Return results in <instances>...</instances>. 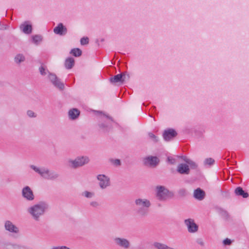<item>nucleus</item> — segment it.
Instances as JSON below:
<instances>
[{
	"label": "nucleus",
	"instance_id": "7",
	"mask_svg": "<svg viewBox=\"0 0 249 249\" xmlns=\"http://www.w3.org/2000/svg\"><path fill=\"white\" fill-rule=\"evenodd\" d=\"M98 185L101 189H106L111 185L110 178L104 174H99L97 176Z\"/></svg>",
	"mask_w": 249,
	"mask_h": 249
},
{
	"label": "nucleus",
	"instance_id": "10",
	"mask_svg": "<svg viewBox=\"0 0 249 249\" xmlns=\"http://www.w3.org/2000/svg\"><path fill=\"white\" fill-rule=\"evenodd\" d=\"M184 224L189 233H196L198 230V225L195 222L193 219L188 218L184 220Z\"/></svg>",
	"mask_w": 249,
	"mask_h": 249
},
{
	"label": "nucleus",
	"instance_id": "24",
	"mask_svg": "<svg viewBox=\"0 0 249 249\" xmlns=\"http://www.w3.org/2000/svg\"><path fill=\"white\" fill-rule=\"evenodd\" d=\"M122 74H118L110 79V81L113 83H122Z\"/></svg>",
	"mask_w": 249,
	"mask_h": 249
},
{
	"label": "nucleus",
	"instance_id": "28",
	"mask_svg": "<svg viewBox=\"0 0 249 249\" xmlns=\"http://www.w3.org/2000/svg\"><path fill=\"white\" fill-rule=\"evenodd\" d=\"M70 53L75 57H78L81 55L82 51L79 48H74L71 51Z\"/></svg>",
	"mask_w": 249,
	"mask_h": 249
},
{
	"label": "nucleus",
	"instance_id": "15",
	"mask_svg": "<svg viewBox=\"0 0 249 249\" xmlns=\"http://www.w3.org/2000/svg\"><path fill=\"white\" fill-rule=\"evenodd\" d=\"M20 30L25 34H30L32 31V26L29 21H25L19 26Z\"/></svg>",
	"mask_w": 249,
	"mask_h": 249
},
{
	"label": "nucleus",
	"instance_id": "30",
	"mask_svg": "<svg viewBox=\"0 0 249 249\" xmlns=\"http://www.w3.org/2000/svg\"><path fill=\"white\" fill-rule=\"evenodd\" d=\"M214 163V160L211 158H207L204 160V164L205 165H212Z\"/></svg>",
	"mask_w": 249,
	"mask_h": 249
},
{
	"label": "nucleus",
	"instance_id": "23",
	"mask_svg": "<svg viewBox=\"0 0 249 249\" xmlns=\"http://www.w3.org/2000/svg\"><path fill=\"white\" fill-rule=\"evenodd\" d=\"M82 196L88 199H91L95 196L94 192L92 191H84L82 193Z\"/></svg>",
	"mask_w": 249,
	"mask_h": 249
},
{
	"label": "nucleus",
	"instance_id": "27",
	"mask_svg": "<svg viewBox=\"0 0 249 249\" xmlns=\"http://www.w3.org/2000/svg\"><path fill=\"white\" fill-rule=\"evenodd\" d=\"M184 161L187 163V165H189V166H190L192 169H195L197 167V164L190 159H186L184 160Z\"/></svg>",
	"mask_w": 249,
	"mask_h": 249
},
{
	"label": "nucleus",
	"instance_id": "25",
	"mask_svg": "<svg viewBox=\"0 0 249 249\" xmlns=\"http://www.w3.org/2000/svg\"><path fill=\"white\" fill-rule=\"evenodd\" d=\"M32 38L33 43L36 45H38L43 39L42 36L38 35L32 36Z\"/></svg>",
	"mask_w": 249,
	"mask_h": 249
},
{
	"label": "nucleus",
	"instance_id": "2",
	"mask_svg": "<svg viewBox=\"0 0 249 249\" xmlns=\"http://www.w3.org/2000/svg\"><path fill=\"white\" fill-rule=\"evenodd\" d=\"M30 168L41 178L47 179L54 180L57 179L59 175L56 171L50 170L48 167L30 165Z\"/></svg>",
	"mask_w": 249,
	"mask_h": 249
},
{
	"label": "nucleus",
	"instance_id": "16",
	"mask_svg": "<svg viewBox=\"0 0 249 249\" xmlns=\"http://www.w3.org/2000/svg\"><path fill=\"white\" fill-rule=\"evenodd\" d=\"M177 135V133L175 130L173 129H168L164 131L163 137L166 141H169L176 137Z\"/></svg>",
	"mask_w": 249,
	"mask_h": 249
},
{
	"label": "nucleus",
	"instance_id": "37",
	"mask_svg": "<svg viewBox=\"0 0 249 249\" xmlns=\"http://www.w3.org/2000/svg\"><path fill=\"white\" fill-rule=\"evenodd\" d=\"M51 249H70V248L66 246H61L53 247Z\"/></svg>",
	"mask_w": 249,
	"mask_h": 249
},
{
	"label": "nucleus",
	"instance_id": "5",
	"mask_svg": "<svg viewBox=\"0 0 249 249\" xmlns=\"http://www.w3.org/2000/svg\"><path fill=\"white\" fill-rule=\"evenodd\" d=\"M89 158L87 156H79L74 159H69L67 161L68 166L71 169H77L88 164Z\"/></svg>",
	"mask_w": 249,
	"mask_h": 249
},
{
	"label": "nucleus",
	"instance_id": "20",
	"mask_svg": "<svg viewBox=\"0 0 249 249\" xmlns=\"http://www.w3.org/2000/svg\"><path fill=\"white\" fill-rule=\"evenodd\" d=\"M234 193L236 196H242L244 198H247L249 196L248 194L240 187H237L234 190Z\"/></svg>",
	"mask_w": 249,
	"mask_h": 249
},
{
	"label": "nucleus",
	"instance_id": "13",
	"mask_svg": "<svg viewBox=\"0 0 249 249\" xmlns=\"http://www.w3.org/2000/svg\"><path fill=\"white\" fill-rule=\"evenodd\" d=\"M4 228L9 232L18 234L19 232V229L11 221L6 220L4 223Z\"/></svg>",
	"mask_w": 249,
	"mask_h": 249
},
{
	"label": "nucleus",
	"instance_id": "14",
	"mask_svg": "<svg viewBox=\"0 0 249 249\" xmlns=\"http://www.w3.org/2000/svg\"><path fill=\"white\" fill-rule=\"evenodd\" d=\"M53 32L59 36H64L67 33V28L62 23H59L54 28Z\"/></svg>",
	"mask_w": 249,
	"mask_h": 249
},
{
	"label": "nucleus",
	"instance_id": "38",
	"mask_svg": "<svg viewBox=\"0 0 249 249\" xmlns=\"http://www.w3.org/2000/svg\"><path fill=\"white\" fill-rule=\"evenodd\" d=\"M223 243L224 245H229L231 243V241L230 239L226 238L224 240Z\"/></svg>",
	"mask_w": 249,
	"mask_h": 249
},
{
	"label": "nucleus",
	"instance_id": "39",
	"mask_svg": "<svg viewBox=\"0 0 249 249\" xmlns=\"http://www.w3.org/2000/svg\"><path fill=\"white\" fill-rule=\"evenodd\" d=\"M168 161L172 164H174L175 163V160L172 158H168Z\"/></svg>",
	"mask_w": 249,
	"mask_h": 249
},
{
	"label": "nucleus",
	"instance_id": "17",
	"mask_svg": "<svg viewBox=\"0 0 249 249\" xmlns=\"http://www.w3.org/2000/svg\"><path fill=\"white\" fill-rule=\"evenodd\" d=\"M80 113V112L77 108H71L69 110L68 113L69 119L70 120H75L79 117Z\"/></svg>",
	"mask_w": 249,
	"mask_h": 249
},
{
	"label": "nucleus",
	"instance_id": "11",
	"mask_svg": "<svg viewBox=\"0 0 249 249\" xmlns=\"http://www.w3.org/2000/svg\"><path fill=\"white\" fill-rule=\"evenodd\" d=\"M159 162V159L156 156H148L143 160V163L145 166L152 168L156 167Z\"/></svg>",
	"mask_w": 249,
	"mask_h": 249
},
{
	"label": "nucleus",
	"instance_id": "36",
	"mask_svg": "<svg viewBox=\"0 0 249 249\" xmlns=\"http://www.w3.org/2000/svg\"><path fill=\"white\" fill-rule=\"evenodd\" d=\"M80 43L82 45L88 44L89 43V38L88 37H82L80 40Z\"/></svg>",
	"mask_w": 249,
	"mask_h": 249
},
{
	"label": "nucleus",
	"instance_id": "33",
	"mask_svg": "<svg viewBox=\"0 0 249 249\" xmlns=\"http://www.w3.org/2000/svg\"><path fill=\"white\" fill-rule=\"evenodd\" d=\"M121 74H122V83H123L124 82L128 80L130 78V75L129 74L126 72H123L121 73Z\"/></svg>",
	"mask_w": 249,
	"mask_h": 249
},
{
	"label": "nucleus",
	"instance_id": "35",
	"mask_svg": "<svg viewBox=\"0 0 249 249\" xmlns=\"http://www.w3.org/2000/svg\"><path fill=\"white\" fill-rule=\"evenodd\" d=\"M27 115L30 118H35L36 117V114L31 110H29L27 111Z\"/></svg>",
	"mask_w": 249,
	"mask_h": 249
},
{
	"label": "nucleus",
	"instance_id": "42",
	"mask_svg": "<svg viewBox=\"0 0 249 249\" xmlns=\"http://www.w3.org/2000/svg\"><path fill=\"white\" fill-rule=\"evenodd\" d=\"M14 246L17 247H19V246L17 245H14Z\"/></svg>",
	"mask_w": 249,
	"mask_h": 249
},
{
	"label": "nucleus",
	"instance_id": "31",
	"mask_svg": "<svg viewBox=\"0 0 249 249\" xmlns=\"http://www.w3.org/2000/svg\"><path fill=\"white\" fill-rule=\"evenodd\" d=\"M89 205L91 208L94 209L98 208L100 206L99 202L95 200L91 201Z\"/></svg>",
	"mask_w": 249,
	"mask_h": 249
},
{
	"label": "nucleus",
	"instance_id": "18",
	"mask_svg": "<svg viewBox=\"0 0 249 249\" xmlns=\"http://www.w3.org/2000/svg\"><path fill=\"white\" fill-rule=\"evenodd\" d=\"M177 171L181 174L188 175L190 172L189 165L185 163L179 164L177 167Z\"/></svg>",
	"mask_w": 249,
	"mask_h": 249
},
{
	"label": "nucleus",
	"instance_id": "26",
	"mask_svg": "<svg viewBox=\"0 0 249 249\" xmlns=\"http://www.w3.org/2000/svg\"><path fill=\"white\" fill-rule=\"evenodd\" d=\"M153 246L157 249H168L169 248V247L165 244L159 242L154 243Z\"/></svg>",
	"mask_w": 249,
	"mask_h": 249
},
{
	"label": "nucleus",
	"instance_id": "6",
	"mask_svg": "<svg viewBox=\"0 0 249 249\" xmlns=\"http://www.w3.org/2000/svg\"><path fill=\"white\" fill-rule=\"evenodd\" d=\"M101 119L102 122L99 124L100 129L103 131H108L111 128V124L113 121L112 118L103 114L101 116Z\"/></svg>",
	"mask_w": 249,
	"mask_h": 249
},
{
	"label": "nucleus",
	"instance_id": "29",
	"mask_svg": "<svg viewBox=\"0 0 249 249\" xmlns=\"http://www.w3.org/2000/svg\"><path fill=\"white\" fill-rule=\"evenodd\" d=\"M109 162L113 165L115 166H119L121 164V160L119 159H110Z\"/></svg>",
	"mask_w": 249,
	"mask_h": 249
},
{
	"label": "nucleus",
	"instance_id": "1",
	"mask_svg": "<svg viewBox=\"0 0 249 249\" xmlns=\"http://www.w3.org/2000/svg\"><path fill=\"white\" fill-rule=\"evenodd\" d=\"M49 204L45 201H40L28 207L27 211L33 220L39 221L49 209Z\"/></svg>",
	"mask_w": 249,
	"mask_h": 249
},
{
	"label": "nucleus",
	"instance_id": "19",
	"mask_svg": "<svg viewBox=\"0 0 249 249\" xmlns=\"http://www.w3.org/2000/svg\"><path fill=\"white\" fill-rule=\"evenodd\" d=\"M194 197L197 200H202L205 196V192L199 188L194 190Z\"/></svg>",
	"mask_w": 249,
	"mask_h": 249
},
{
	"label": "nucleus",
	"instance_id": "32",
	"mask_svg": "<svg viewBox=\"0 0 249 249\" xmlns=\"http://www.w3.org/2000/svg\"><path fill=\"white\" fill-rule=\"evenodd\" d=\"M148 136L151 141L154 142H157L159 141L158 138L154 135L153 133L149 132L148 134Z\"/></svg>",
	"mask_w": 249,
	"mask_h": 249
},
{
	"label": "nucleus",
	"instance_id": "21",
	"mask_svg": "<svg viewBox=\"0 0 249 249\" xmlns=\"http://www.w3.org/2000/svg\"><path fill=\"white\" fill-rule=\"evenodd\" d=\"M14 60L17 64H20L25 61V57L23 54L18 53L15 55Z\"/></svg>",
	"mask_w": 249,
	"mask_h": 249
},
{
	"label": "nucleus",
	"instance_id": "12",
	"mask_svg": "<svg viewBox=\"0 0 249 249\" xmlns=\"http://www.w3.org/2000/svg\"><path fill=\"white\" fill-rule=\"evenodd\" d=\"M22 197L28 201H33L35 196L33 191L28 186L24 187L21 191Z\"/></svg>",
	"mask_w": 249,
	"mask_h": 249
},
{
	"label": "nucleus",
	"instance_id": "8",
	"mask_svg": "<svg viewBox=\"0 0 249 249\" xmlns=\"http://www.w3.org/2000/svg\"><path fill=\"white\" fill-rule=\"evenodd\" d=\"M48 78L52 84L56 88L60 90H63L64 89V84L57 76L53 73H49Z\"/></svg>",
	"mask_w": 249,
	"mask_h": 249
},
{
	"label": "nucleus",
	"instance_id": "34",
	"mask_svg": "<svg viewBox=\"0 0 249 249\" xmlns=\"http://www.w3.org/2000/svg\"><path fill=\"white\" fill-rule=\"evenodd\" d=\"M39 72L40 73V74L42 75H46L47 73H48L49 74V72L46 69V68L44 66H41L39 69Z\"/></svg>",
	"mask_w": 249,
	"mask_h": 249
},
{
	"label": "nucleus",
	"instance_id": "4",
	"mask_svg": "<svg viewBox=\"0 0 249 249\" xmlns=\"http://www.w3.org/2000/svg\"><path fill=\"white\" fill-rule=\"evenodd\" d=\"M155 196L158 200L165 202L173 196V193L165 186L158 185L155 188Z\"/></svg>",
	"mask_w": 249,
	"mask_h": 249
},
{
	"label": "nucleus",
	"instance_id": "22",
	"mask_svg": "<svg viewBox=\"0 0 249 249\" xmlns=\"http://www.w3.org/2000/svg\"><path fill=\"white\" fill-rule=\"evenodd\" d=\"M74 65V60L72 57L67 58L65 62V67L67 69H71Z\"/></svg>",
	"mask_w": 249,
	"mask_h": 249
},
{
	"label": "nucleus",
	"instance_id": "40",
	"mask_svg": "<svg viewBox=\"0 0 249 249\" xmlns=\"http://www.w3.org/2000/svg\"><path fill=\"white\" fill-rule=\"evenodd\" d=\"M197 243L198 244L200 245L201 246H203L204 245V243H203V242L202 239H198L197 240Z\"/></svg>",
	"mask_w": 249,
	"mask_h": 249
},
{
	"label": "nucleus",
	"instance_id": "9",
	"mask_svg": "<svg viewBox=\"0 0 249 249\" xmlns=\"http://www.w3.org/2000/svg\"><path fill=\"white\" fill-rule=\"evenodd\" d=\"M115 244L122 249H128L130 248L131 244L128 239L123 237H115L113 239Z\"/></svg>",
	"mask_w": 249,
	"mask_h": 249
},
{
	"label": "nucleus",
	"instance_id": "41",
	"mask_svg": "<svg viewBox=\"0 0 249 249\" xmlns=\"http://www.w3.org/2000/svg\"><path fill=\"white\" fill-rule=\"evenodd\" d=\"M180 192L185 193V191L184 190H182L180 191Z\"/></svg>",
	"mask_w": 249,
	"mask_h": 249
},
{
	"label": "nucleus",
	"instance_id": "3",
	"mask_svg": "<svg viewBox=\"0 0 249 249\" xmlns=\"http://www.w3.org/2000/svg\"><path fill=\"white\" fill-rule=\"evenodd\" d=\"M134 204L139 215L142 217L147 215L149 209L151 206L150 199L145 197H138L135 199Z\"/></svg>",
	"mask_w": 249,
	"mask_h": 249
}]
</instances>
